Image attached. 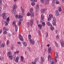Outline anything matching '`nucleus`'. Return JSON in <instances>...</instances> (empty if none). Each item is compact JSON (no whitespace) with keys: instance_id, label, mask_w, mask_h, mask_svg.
<instances>
[{"instance_id":"nucleus-46","label":"nucleus","mask_w":64,"mask_h":64,"mask_svg":"<svg viewBox=\"0 0 64 64\" xmlns=\"http://www.w3.org/2000/svg\"><path fill=\"white\" fill-rule=\"evenodd\" d=\"M27 25L28 26H30V23L29 22H27Z\"/></svg>"},{"instance_id":"nucleus-60","label":"nucleus","mask_w":64,"mask_h":64,"mask_svg":"<svg viewBox=\"0 0 64 64\" xmlns=\"http://www.w3.org/2000/svg\"><path fill=\"white\" fill-rule=\"evenodd\" d=\"M55 61L56 62H57V60L56 59V58L55 59Z\"/></svg>"},{"instance_id":"nucleus-20","label":"nucleus","mask_w":64,"mask_h":64,"mask_svg":"<svg viewBox=\"0 0 64 64\" xmlns=\"http://www.w3.org/2000/svg\"><path fill=\"white\" fill-rule=\"evenodd\" d=\"M50 26V30L52 31H53L54 29V28L52 26V25H51Z\"/></svg>"},{"instance_id":"nucleus-23","label":"nucleus","mask_w":64,"mask_h":64,"mask_svg":"<svg viewBox=\"0 0 64 64\" xmlns=\"http://www.w3.org/2000/svg\"><path fill=\"white\" fill-rule=\"evenodd\" d=\"M35 7L36 8V9H37V10H38V9H39V5H38V4L36 5V6Z\"/></svg>"},{"instance_id":"nucleus-49","label":"nucleus","mask_w":64,"mask_h":64,"mask_svg":"<svg viewBox=\"0 0 64 64\" xmlns=\"http://www.w3.org/2000/svg\"><path fill=\"white\" fill-rule=\"evenodd\" d=\"M31 1L33 2H37V0H31Z\"/></svg>"},{"instance_id":"nucleus-5","label":"nucleus","mask_w":64,"mask_h":64,"mask_svg":"<svg viewBox=\"0 0 64 64\" xmlns=\"http://www.w3.org/2000/svg\"><path fill=\"white\" fill-rule=\"evenodd\" d=\"M13 25H14V26H15L16 28L15 30V31H16V32H17L18 30V26L16 25V24H15V22H13Z\"/></svg>"},{"instance_id":"nucleus-47","label":"nucleus","mask_w":64,"mask_h":64,"mask_svg":"<svg viewBox=\"0 0 64 64\" xmlns=\"http://www.w3.org/2000/svg\"><path fill=\"white\" fill-rule=\"evenodd\" d=\"M53 25H56V22H54L53 23Z\"/></svg>"},{"instance_id":"nucleus-1","label":"nucleus","mask_w":64,"mask_h":64,"mask_svg":"<svg viewBox=\"0 0 64 64\" xmlns=\"http://www.w3.org/2000/svg\"><path fill=\"white\" fill-rule=\"evenodd\" d=\"M23 17H24V15H23V14H21L19 15L17 14L15 16L16 18H19L20 20L19 21L18 23V24L19 26V25H20L21 24V21H23V18H22Z\"/></svg>"},{"instance_id":"nucleus-32","label":"nucleus","mask_w":64,"mask_h":64,"mask_svg":"<svg viewBox=\"0 0 64 64\" xmlns=\"http://www.w3.org/2000/svg\"><path fill=\"white\" fill-rule=\"evenodd\" d=\"M5 24L6 26H7V25L8 24V22H7L6 21L5 22Z\"/></svg>"},{"instance_id":"nucleus-11","label":"nucleus","mask_w":64,"mask_h":64,"mask_svg":"<svg viewBox=\"0 0 64 64\" xmlns=\"http://www.w3.org/2000/svg\"><path fill=\"white\" fill-rule=\"evenodd\" d=\"M49 18H48V21H50V20H51V18H52L53 17V15H52V14H50L49 15Z\"/></svg>"},{"instance_id":"nucleus-45","label":"nucleus","mask_w":64,"mask_h":64,"mask_svg":"<svg viewBox=\"0 0 64 64\" xmlns=\"http://www.w3.org/2000/svg\"><path fill=\"white\" fill-rule=\"evenodd\" d=\"M2 45L3 47H4L5 46V43H3L2 44Z\"/></svg>"},{"instance_id":"nucleus-59","label":"nucleus","mask_w":64,"mask_h":64,"mask_svg":"<svg viewBox=\"0 0 64 64\" xmlns=\"http://www.w3.org/2000/svg\"><path fill=\"white\" fill-rule=\"evenodd\" d=\"M8 36L9 37H10L11 36V34H8Z\"/></svg>"},{"instance_id":"nucleus-51","label":"nucleus","mask_w":64,"mask_h":64,"mask_svg":"<svg viewBox=\"0 0 64 64\" xmlns=\"http://www.w3.org/2000/svg\"><path fill=\"white\" fill-rule=\"evenodd\" d=\"M6 33H7L6 31H4V32H3V34H6Z\"/></svg>"},{"instance_id":"nucleus-15","label":"nucleus","mask_w":64,"mask_h":64,"mask_svg":"<svg viewBox=\"0 0 64 64\" xmlns=\"http://www.w3.org/2000/svg\"><path fill=\"white\" fill-rule=\"evenodd\" d=\"M21 60H22V61L23 62H24V63H25V61H24V57L23 56H21Z\"/></svg>"},{"instance_id":"nucleus-3","label":"nucleus","mask_w":64,"mask_h":64,"mask_svg":"<svg viewBox=\"0 0 64 64\" xmlns=\"http://www.w3.org/2000/svg\"><path fill=\"white\" fill-rule=\"evenodd\" d=\"M28 39L29 41L30 42V43L32 45H34V41L33 40L31 39V36L30 35H28Z\"/></svg>"},{"instance_id":"nucleus-24","label":"nucleus","mask_w":64,"mask_h":64,"mask_svg":"<svg viewBox=\"0 0 64 64\" xmlns=\"http://www.w3.org/2000/svg\"><path fill=\"white\" fill-rule=\"evenodd\" d=\"M19 53V51H17L16 52H14V54H18V53Z\"/></svg>"},{"instance_id":"nucleus-7","label":"nucleus","mask_w":64,"mask_h":64,"mask_svg":"<svg viewBox=\"0 0 64 64\" xmlns=\"http://www.w3.org/2000/svg\"><path fill=\"white\" fill-rule=\"evenodd\" d=\"M44 61V57H41L40 60V63L41 64H42Z\"/></svg>"},{"instance_id":"nucleus-61","label":"nucleus","mask_w":64,"mask_h":64,"mask_svg":"<svg viewBox=\"0 0 64 64\" xmlns=\"http://www.w3.org/2000/svg\"><path fill=\"white\" fill-rule=\"evenodd\" d=\"M44 51H47V49L46 48H45Z\"/></svg>"},{"instance_id":"nucleus-44","label":"nucleus","mask_w":64,"mask_h":64,"mask_svg":"<svg viewBox=\"0 0 64 64\" xmlns=\"http://www.w3.org/2000/svg\"><path fill=\"white\" fill-rule=\"evenodd\" d=\"M56 4H59V1H57L56 2Z\"/></svg>"},{"instance_id":"nucleus-41","label":"nucleus","mask_w":64,"mask_h":64,"mask_svg":"<svg viewBox=\"0 0 64 64\" xmlns=\"http://www.w3.org/2000/svg\"><path fill=\"white\" fill-rule=\"evenodd\" d=\"M3 30L4 31H5V30H7V28H6V27H4L3 29Z\"/></svg>"},{"instance_id":"nucleus-16","label":"nucleus","mask_w":64,"mask_h":64,"mask_svg":"<svg viewBox=\"0 0 64 64\" xmlns=\"http://www.w3.org/2000/svg\"><path fill=\"white\" fill-rule=\"evenodd\" d=\"M22 11V13H23V14H21L19 15H24V12L25 11L23 9H21Z\"/></svg>"},{"instance_id":"nucleus-12","label":"nucleus","mask_w":64,"mask_h":64,"mask_svg":"<svg viewBox=\"0 0 64 64\" xmlns=\"http://www.w3.org/2000/svg\"><path fill=\"white\" fill-rule=\"evenodd\" d=\"M33 22L34 20L33 19H31L30 20V25L31 26V27L33 25Z\"/></svg>"},{"instance_id":"nucleus-57","label":"nucleus","mask_w":64,"mask_h":64,"mask_svg":"<svg viewBox=\"0 0 64 64\" xmlns=\"http://www.w3.org/2000/svg\"><path fill=\"white\" fill-rule=\"evenodd\" d=\"M61 7L60 6H59L58 8V9H61Z\"/></svg>"},{"instance_id":"nucleus-35","label":"nucleus","mask_w":64,"mask_h":64,"mask_svg":"<svg viewBox=\"0 0 64 64\" xmlns=\"http://www.w3.org/2000/svg\"><path fill=\"white\" fill-rule=\"evenodd\" d=\"M53 20L55 22H56V19H55V18L54 17L53 18Z\"/></svg>"},{"instance_id":"nucleus-63","label":"nucleus","mask_w":64,"mask_h":64,"mask_svg":"<svg viewBox=\"0 0 64 64\" xmlns=\"http://www.w3.org/2000/svg\"><path fill=\"white\" fill-rule=\"evenodd\" d=\"M2 2V0H0V4Z\"/></svg>"},{"instance_id":"nucleus-6","label":"nucleus","mask_w":64,"mask_h":64,"mask_svg":"<svg viewBox=\"0 0 64 64\" xmlns=\"http://www.w3.org/2000/svg\"><path fill=\"white\" fill-rule=\"evenodd\" d=\"M38 58H37L35 59L34 62H32V64H36V63L38 61Z\"/></svg>"},{"instance_id":"nucleus-42","label":"nucleus","mask_w":64,"mask_h":64,"mask_svg":"<svg viewBox=\"0 0 64 64\" xmlns=\"http://www.w3.org/2000/svg\"><path fill=\"white\" fill-rule=\"evenodd\" d=\"M27 15L28 16H30V15H31V14H30V12H28V13H27Z\"/></svg>"},{"instance_id":"nucleus-53","label":"nucleus","mask_w":64,"mask_h":64,"mask_svg":"<svg viewBox=\"0 0 64 64\" xmlns=\"http://www.w3.org/2000/svg\"><path fill=\"white\" fill-rule=\"evenodd\" d=\"M14 49V47H11V50H13Z\"/></svg>"},{"instance_id":"nucleus-54","label":"nucleus","mask_w":64,"mask_h":64,"mask_svg":"<svg viewBox=\"0 0 64 64\" xmlns=\"http://www.w3.org/2000/svg\"><path fill=\"white\" fill-rule=\"evenodd\" d=\"M17 43L18 44H21V43L20 42H18Z\"/></svg>"},{"instance_id":"nucleus-25","label":"nucleus","mask_w":64,"mask_h":64,"mask_svg":"<svg viewBox=\"0 0 64 64\" xmlns=\"http://www.w3.org/2000/svg\"><path fill=\"white\" fill-rule=\"evenodd\" d=\"M49 0H46V4H48L49 3Z\"/></svg>"},{"instance_id":"nucleus-13","label":"nucleus","mask_w":64,"mask_h":64,"mask_svg":"<svg viewBox=\"0 0 64 64\" xmlns=\"http://www.w3.org/2000/svg\"><path fill=\"white\" fill-rule=\"evenodd\" d=\"M60 42L62 46L64 47V43L63 40H60Z\"/></svg>"},{"instance_id":"nucleus-55","label":"nucleus","mask_w":64,"mask_h":64,"mask_svg":"<svg viewBox=\"0 0 64 64\" xmlns=\"http://www.w3.org/2000/svg\"><path fill=\"white\" fill-rule=\"evenodd\" d=\"M58 10L60 12L62 10L61 9H58Z\"/></svg>"},{"instance_id":"nucleus-34","label":"nucleus","mask_w":64,"mask_h":64,"mask_svg":"<svg viewBox=\"0 0 64 64\" xmlns=\"http://www.w3.org/2000/svg\"><path fill=\"white\" fill-rule=\"evenodd\" d=\"M54 60H52V63H51V64H54Z\"/></svg>"},{"instance_id":"nucleus-14","label":"nucleus","mask_w":64,"mask_h":64,"mask_svg":"<svg viewBox=\"0 0 64 64\" xmlns=\"http://www.w3.org/2000/svg\"><path fill=\"white\" fill-rule=\"evenodd\" d=\"M46 9H41V12L42 13H44L46 11Z\"/></svg>"},{"instance_id":"nucleus-22","label":"nucleus","mask_w":64,"mask_h":64,"mask_svg":"<svg viewBox=\"0 0 64 64\" xmlns=\"http://www.w3.org/2000/svg\"><path fill=\"white\" fill-rule=\"evenodd\" d=\"M51 48L50 47L48 49V52L49 53H50L51 52Z\"/></svg>"},{"instance_id":"nucleus-48","label":"nucleus","mask_w":64,"mask_h":64,"mask_svg":"<svg viewBox=\"0 0 64 64\" xmlns=\"http://www.w3.org/2000/svg\"><path fill=\"white\" fill-rule=\"evenodd\" d=\"M9 44V41H8L6 42L7 45H8V44Z\"/></svg>"},{"instance_id":"nucleus-21","label":"nucleus","mask_w":64,"mask_h":64,"mask_svg":"<svg viewBox=\"0 0 64 64\" xmlns=\"http://www.w3.org/2000/svg\"><path fill=\"white\" fill-rule=\"evenodd\" d=\"M56 16H58L59 15V13L58 10H56Z\"/></svg>"},{"instance_id":"nucleus-26","label":"nucleus","mask_w":64,"mask_h":64,"mask_svg":"<svg viewBox=\"0 0 64 64\" xmlns=\"http://www.w3.org/2000/svg\"><path fill=\"white\" fill-rule=\"evenodd\" d=\"M54 43L56 44V47H58V44L57 43V42H54Z\"/></svg>"},{"instance_id":"nucleus-40","label":"nucleus","mask_w":64,"mask_h":64,"mask_svg":"<svg viewBox=\"0 0 64 64\" xmlns=\"http://www.w3.org/2000/svg\"><path fill=\"white\" fill-rule=\"evenodd\" d=\"M9 21H10V19H9V18H8L6 20V21L8 22Z\"/></svg>"},{"instance_id":"nucleus-4","label":"nucleus","mask_w":64,"mask_h":64,"mask_svg":"<svg viewBox=\"0 0 64 64\" xmlns=\"http://www.w3.org/2000/svg\"><path fill=\"white\" fill-rule=\"evenodd\" d=\"M11 53L10 52H8L7 56L9 58H10V60H12L13 59L12 57H13V56H11Z\"/></svg>"},{"instance_id":"nucleus-58","label":"nucleus","mask_w":64,"mask_h":64,"mask_svg":"<svg viewBox=\"0 0 64 64\" xmlns=\"http://www.w3.org/2000/svg\"><path fill=\"white\" fill-rule=\"evenodd\" d=\"M27 49L28 50H30V48H29L28 47Z\"/></svg>"},{"instance_id":"nucleus-50","label":"nucleus","mask_w":64,"mask_h":64,"mask_svg":"<svg viewBox=\"0 0 64 64\" xmlns=\"http://www.w3.org/2000/svg\"><path fill=\"white\" fill-rule=\"evenodd\" d=\"M56 38H57V39H58V38H59V35L56 36Z\"/></svg>"},{"instance_id":"nucleus-2","label":"nucleus","mask_w":64,"mask_h":64,"mask_svg":"<svg viewBox=\"0 0 64 64\" xmlns=\"http://www.w3.org/2000/svg\"><path fill=\"white\" fill-rule=\"evenodd\" d=\"M17 8V6L16 4H14L12 8L13 10L12 11V12L13 14H14V15H16V11L15 9H16Z\"/></svg>"},{"instance_id":"nucleus-39","label":"nucleus","mask_w":64,"mask_h":64,"mask_svg":"<svg viewBox=\"0 0 64 64\" xmlns=\"http://www.w3.org/2000/svg\"><path fill=\"white\" fill-rule=\"evenodd\" d=\"M40 1L41 3H44V2L45 1V0H40Z\"/></svg>"},{"instance_id":"nucleus-64","label":"nucleus","mask_w":64,"mask_h":64,"mask_svg":"<svg viewBox=\"0 0 64 64\" xmlns=\"http://www.w3.org/2000/svg\"><path fill=\"white\" fill-rule=\"evenodd\" d=\"M62 2H63V3L64 2V0H62Z\"/></svg>"},{"instance_id":"nucleus-62","label":"nucleus","mask_w":64,"mask_h":64,"mask_svg":"<svg viewBox=\"0 0 64 64\" xmlns=\"http://www.w3.org/2000/svg\"><path fill=\"white\" fill-rule=\"evenodd\" d=\"M56 33H57H57H58V31L56 30Z\"/></svg>"},{"instance_id":"nucleus-27","label":"nucleus","mask_w":64,"mask_h":64,"mask_svg":"<svg viewBox=\"0 0 64 64\" xmlns=\"http://www.w3.org/2000/svg\"><path fill=\"white\" fill-rule=\"evenodd\" d=\"M38 26L39 28H40V29H41V28H42V25L41 24H38Z\"/></svg>"},{"instance_id":"nucleus-8","label":"nucleus","mask_w":64,"mask_h":64,"mask_svg":"<svg viewBox=\"0 0 64 64\" xmlns=\"http://www.w3.org/2000/svg\"><path fill=\"white\" fill-rule=\"evenodd\" d=\"M2 16L4 19H7V16H5V14L3 13L2 15Z\"/></svg>"},{"instance_id":"nucleus-9","label":"nucleus","mask_w":64,"mask_h":64,"mask_svg":"<svg viewBox=\"0 0 64 64\" xmlns=\"http://www.w3.org/2000/svg\"><path fill=\"white\" fill-rule=\"evenodd\" d=\"M44 15L43 14H42L41 15V19L42 20H41V22H44Z\"/></svg>"},{"instance_id":"nucleus-19","label":"nucleus","mask_w":64,"mask_h":64,"mask_svg":"<svg viewBox=\"0 0 64 64\" xmlns=\"http://www.w3.org/2000/svg\"><path fill=\"white\" fill-rule=\"evenodd\" d=\"M18 60H19V57H16L14 61H15L16 62H17L18 61Z\"/></svg>"},{"instance_id":"nucleus-10","label":"nucleus","mask_w":64,"mask_h":64,"mask_svg":"<svg viewBox=\"0 0 64 64\" xmlns=\"http://www.w3.org/2000/svg\"><path fill=\"white\" fill-rule=\"evenodd\" d=\"M20 40L22 41H23V36L21 35L20 34L19 35V36L18 37Z\"/></svg>"},{"instance_id":"nucleus-56","label":"nucleus","mask_w":64,"mask_h":64,"mask_svg":"<svg viewBox=\"0 0 64 64\" xmlns=\"http://www.w3.org/2000/svg\"><path fill=\"white\" fill-rule=\"evenodd\" d=\"M1 10H2V8L0 7V11H1Z\"/></svg>"},{"instance_id":"nucleus-43","label":"nucleus","mask_w":64,"mask_h":64,"mask_svg":"<svg viewBox=\"0 0 64 64\" xmlns=\"http://www.w3.org/2000/svg\"><path fill=\"white\" fill-rule=\"evenodd\" d=\"M45 35L46 37H47V36H48V33L46 32V34Z\"/></svg>"},{"instance_id":"nucleus-29","label":"nucleus","mask_w":64,"mask_h":64,"mask_svg":"<svg viewBox=\"0 0 64 64\" xmlns=\"http://www.w3.org/2000/svg\"><path fill=\"white\" fill-rule=\"evenodd\" d=\"M31 4L32 6H34L35 4V3L34 2H32L31 3Z\"/></svg>"},{"instance_id":"nucleus-18","label":"nucleus","mask_w":64,"mask_h":64,"mask_svg":"<svg viewBox=\"0 0 64 64\" xmlns=\"http://www.w3.org/2000/svg\"><path fill=\"white\" fill-rule=\"evenodd\" d=\"M40 22L42 24V26L44 27V26H45V22H41V21H40Z\"/></svg>"},{"instance_id":"nucleus-37","label":"nucleus","mask_w":64,"mask_h":64,"mask_svg":"<svg viewBox=\"0 0 64 64\" xmlns=\"http://www.w3.org/2000/svg\"><path fill=\"white\" fill-rule=\"evenodd\" d=\"M50 58L51 56H50V55H49L48 56V61H49V60H50Z\"/></svg>"},{"instance_id":"nucleus-28","label":"nucleus","mask_w":64,"mask_h":64,"mask_svg":"<svg viewBox=\"0 0 64 64\" xmlns=\"http://www.w3.org/2000/svg\"><path fill=\"white\" fill-rule=\"evenodd\" d=\"M47 24L48 26H50L51 25H52L51 24H50V22H48L47 23Z\"/></svg>"},{"instance_id":"nucleus-38","label":"nucleus","mask_w":64,"mask_h":64,"mask_svg":"<svg viewBox=\"0 0 64 64\" xmlns=\"http://www.w3.org/2000/svg\"><path fill=\"white\" fill-rule=\"evenodd\" d=\"M30 15L32 17H34V14L33 13H32L31 14H30Z\"/></svg>"},{"instance_id":"nucleus-52","label":"nucleus","mask_w":64,"mask_h":64,"mask_svg":"<svg viewBox=\"0 0 64 64\" xmlns=\"http://www.w3.org/2000/svg\"><path fill=\"white\" fill-rule=\"evenodd\" d=\"M11 47H14V44H12L11 46Z\"/></svg>"},{"instance_id":"nucleus-17","label":"nucleus","mask_w":64,"mask_h":64,"mask_svg":"<svg viewBox=\"0 0 64 64\" xmlns=\"http://www.w3.org/2000/svg\"><path fill=\"white\" fill-rule=\"evenodd\" d=\"M55 56H56V58H57L58 57V53L56 52L55 53Z\"/></svg>"},{"instance_id":"nucleus-31","label":"nucleus","mask_w":64,"mask_h":64,"mask_svg":"<svg viewBox=\"0 0 64 64\" xmlns=\"http://www.w3.org/2000/svg\"><path fill=\"white\" fill-rule=\"evenodd\" d=\"M13 57L14 61H15V58H16V56L15 55H14Z\"/></svg>"},{"instance_id":"nucleus-30","label":"nucleus","mask_w":64,"mask_h":64,"mask_svg":"<svg viewBox=\"0 0 64 64\" xmlns=\"http://www.w3.org/2000/svg\"><path fill=\"white\" fill-rule=\"evenodd\" d=\"M7 6V5L6 4H5L4 6V7L3 8V10H4L5 9V8H6V7Z\"/></svg>"},{"instance_id":"nucleus-36","label":"nucleus","mask_w":64,"mask_h":64,"mask_svg":"<svg viewBox=\"0 0 64 64\" xmlns=\"http://www.w3.org/2000/svg\"><path fill=\"white\" fill-rule=\"evenodd\" d=\"M33 8H30V12L31 13V12H33Z\"/></svg>"},{"instance_id":"nucleus-33","label":"nucleus","mask_w":64,"mask_h":64,"mask_svg":"<svg viewBox=\"0 0 64 64\" xmlns=\"http://www.w3.org/2000/svg\"><path fill=\"white\" fill-rule=\"evenodd\" d=\"M23 45L24 46H27V43L26 42H24L23 44Z\"/></svg>"}]
</instances>
